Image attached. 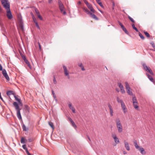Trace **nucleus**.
I'll list each match as a JSON object with an SVG mask.
<instances>
[{"instance_id": "bb28decb", "label": "nucleus", "mask_w": 155, "mask_h": 155, "mask_svg": "<svg viewBox=\"0 0 155 155\" xmlns=\"http://www.w3.org/2000/svg\"><path fill=\"white\" fill-rule=\"evenodd\" d=\"M6 94L8 96H9L13 94L12 91H8L7 92Z\"/></svg>"}, {"instance_id": "3c124183", "label": "nucleus", "mask_w": 155, "mask_h": 155, "mask_svg": "<svg viewBox=\"0 0 155 155\" xmlns=\"http://www.w3.org/2000/svg\"><path fill=\"white\" fill-rule=\"evenodd\" d=\"M25 151H26V153H27V154H28V155L29 154H30L28 152V149H27L25 150Z\"/></svg>"}, {"instance_id": "aec40b11", "label": "nucleus", "mask_w": 155, "mask_h": 155, "mask_svg": "<svg viewBox=\"0 0 155 155\" xmlns=\"http://www.w3.org/2000/svg\"><path fill=\"white\" fill-rule=\"evenodd\" d=\"M147 75L148 78L149 79V80L151 81L152 82H154V80H153V79L152 77L151 76L149 75V74H147Z\"/></svg>"}, {"instance_id": "680f3d73", "label": "nucleus", "mask_w": 155, "mask_h": 155, "mask_svg": "<svg viewBox=\"0 0 155 155\" xmlns=\"http://www.w3.org/2000/svg\"><path fill=\"white\" fill-rule=\"evenodd\" d=\"M32 139L31 138H29L28 139V141L29 142H31L32 141Z\"/></svg>"}, {"instance_id": "864d4df0", "label": "nucleus", "mask_w": 155, "mask_h": 155, "mask_svg": "<svg viewBox=\"0 0 155 155\" xmlns=\"http://www.w3.org/2000/svg\"><path fill=\"white\" fill-rule=\"evenodd\" d=\"M118 23L120 25V26H121V28L124 26L122 24V23L120 21L118 22Z\"/></svg>"}, {"instance_id": "20e7f679", "label": "nucleus", "mask_w": 155, "mask_h": 155, "mask_svg": "<svg viewBox=\"0 0 155 155\" xmlns=\"http://www.w3.org/2000/svg\"><path fill=\"white\" fill-rule=\"evenodd\" d=\"M132 100L133 101V105L134 108L135 109L137 110L139 107V106L138 105V103L137 102V100L136 99L135 96H133V97Z\"/></svg>"}, {"instance_id": "f8f14e48", "label": "nucleus", "mask_w": 155, "mask_h": 155, "mask_svg": "<svg viewBox=\"0 0 155 155\" xmlns=\"http://www.w3.org/2000/svg\"><path fill=\"white\" fill-rule=\"evenodd\" d=\"M108 107L109 109L110 115L111 116H112L113 115L114 112L112 107L110 104H108Z\"/></svg>"}, {"instance_id": "393cba45", "label": "nucleus", "mask_w": 155, "mask_h": 155, "mask_svg": "<svg viewBox=\"0 0 155 155\" xmlns=\"http://www.w3.org/2000/svg\"><path fill=\"white\" fill-rule=\"evenodd\" d=\"M83 9L84 11L85 12H86L87 14L90 15L91 14V12H90L87 8H84Z\"/></svg>"}, {"instance_id": "c03bdc74", "label": "nucleus", "mask_w": 155, "mask_h": 155, "mask_svg": "<svg viewBox=\"0 0 155 155\" xmlns=\"http://www.w3.org/2000/svg\"><path fill=\"white\" fill-rule=\"evenodd\" d=\"M34 16V15H33V20L34 21V22L35 23V22H37L36 21V19L35 18L33 17Z\"/></svg>"}, {"instance_id": "4d7b16f0", "label": "nucleus", "mask_w": 155, "mask_h": 155, "mask_svg": "<svg viewBox=\"0 0 155 155\" xmlns=\"http://www.w3.org/2000/svg\"><path fill=\"white\" fill-rule=\"evenodd\" d=\"M72 112H73V113H75V109H74V108L73 109H71Z\"/></svg>"}, {"instance_id": "dca6fc26", "label": "nucleus", "mask_w": 155, "mask_h": 155, "mask_svg": "<svg viewBox=\"0 0 155 155\" xmlns=\"http://www.w3.org/2000/svg\"><path fill=\"white\" fill-rule=\"evenodd\" d=\"M17 114L18 117L20 120L22 119V117L20 112V110L17 111Z\"/></svg>"}, {"instance_id": "de8ad7c7", "label": "nucleus", "mask_w": 155, "mask_h": 155, "mask_svg": "<svg viewBox=\"0 0 155 155\" xmlns=\"http://www.w3.org/2000/svg\"><path fill=\"white\" fill-rule=\"evenodd\" d=\"M14 97H15V98L16 100H17V101H20V99H19L17 97H16L15 96V95Z\"/></svg>"}, {"instance_id": "13d9d810", "label": "nucleus", "mask_w": 155, "mask_h": 155, "mask_svg": "<svg viewBox=\"0 0 155 155\" xmlns=\"http://www.w3.org/2000/svg\"><path fill=\"white\" fill-rule=\"evenodd\" d=\"M81 70L82 71H84L85 70L84 68V66H83L82 67H81Z\"/></svg>"}, {"instance_id": "5fc2aeb1", "label": "nucleus", "mask_w": 155, "mask_h": 155, "mask_svg": "<svg viewBox=\"0 0 155 155\" xmlns=\"http://www.w3.org/2000/svg\"><path fill=\"white\" fill-rule=\"evenodd\" d=\"M2 71V67L1 64H0V71Z\"/></svg>"}, {"instance_id": "052dcab7", "label": "nucleus", "mask_w": 155, "mask_h": 155, "mask_svg": "<svg viewBox=\"0 0 155 155\" xmlns=\"http://www.w3.org/2000/svg\"><path fill=\"white\" fill-rule=\"evenodd\" d=\"M20 28L22 30L23 29V27L21 25H20Z\"/></svg>"}, {"instance_id": "a19ab883", "label": "nucleus", "mask_w": 155, "mask_h": 155, "mask_svg": "<svg viewBox=\"0 0 155 155\" xmlns=\"http://www.w3.org/2000/svg\"><path fill=\"white\" fill-rule=\"evenodd\" d=\"M38 44L39 49L40 50H41V45H40V43L39 42H38Z\"/></svg>"}, {"instance_id": "9b49d317", "label": "nucleus", "mask_w": 155, "mask_h": 155, "mask_svg": "<svg viewBox=\"0 0 155 155\" xmlns=\"http://www.w3.org/2000/svg\"><path fill=\"white\" fill-rule=\"evenodd\" d=\"M124 144L125 147L126 149L128 151L130 150V148L128 142L126 141H124Z\"/></svg>"}, {"instance_id": "bf43d9fd", "label": "nucleus", "mask_w": 155, "mask_h": 155, "mask_svg": "<svg viewBox=\"0 0 155 155\" xmlns=\"http://www.w3.org/2000/svg\"><path fill=\"white\" fill-rule=\"evenodd\" d=\"M69 120H70V121L71 122H72V121H73L72 120V119L70 118H69Z\"/></svg>"}, {"instance_id": "f704fd0d", "label": "nucleus", "mask_w": 155, "mask_h": 155, "mask_svg": "<svg viewBox=\"0 0 155 155\" xmlns=\"http://www.w3.org/2000/svg\"><path fill=\"white\" fill-rule=\"evenodd\" d=\"M134 146H135V147L136 146L138 145V144H137V141L136 140L134 141Z\"/></svg>"}, {"instance_id": "4c0bfd02", "label": "nucleus", "mask_w": 155, "mask_h": 155, "mask_svg": "<svg viewBox=\"0 0 155 155\" xmlns=\"http://www.w3.org/2000/svg\"><path fill=\"white\" fill-rule=\"evenodd\" d=\"M151 44L152 46V47L153 48L155 49V46L154 43L153 42H152L151 43Z\"/></svg>"}, {"instance_id": "7ed1b4c3", "label": "nucleus", "mask_w": 155, "mask_h": 155, "mask_svg": "<svg viewBox=\"0 0 155 155\" xmlns=\"http://www.w3.org/2000/svg\"><path fill=\"white\" fill-rule=\"evenodd\" d=\"M58 3L61 12L64 15L66 14V12L64 11V7L62 2L60 0L58 1Z\"/></svg>"}, {"instance_id": "a211bd4d", "label": "nucleus", "mask_w": 155, "mask_h": 155, "mask_svg": "<svg viewBox=\"0 0 155 155\" xmlns=\"http://www.w3.org/2000/svg\"><path fill=\"white\" fill-rule=\"evenodd\" d=\"M24 60L25 61V62L27 64L28 66L30 68H31V65L29 62V61H28V60L25 58H24Z\"/></svg>"}, {"instance_id": "09e8293b", "label": "nucleus", "mask_w": 155, "mask_h": 155, "mask_svg": "<svg viewBox=\"0 0 155 155\" xmlns=\"http://www.w3.org/2000/svg\"><path fill=\"white\" fill-rule=\"evenodd\" d=\"M25 151H26V153H27V154H28V155L29 154H30L28 152V149H27L25 150Z\"/></svg>"}, {"instance_id": "4be33fe9", "label": "nucleus", "mask_w": 155, "mask_h": 155, "mask_svg": "<svg viewBox=\"0 0 155 155\" xmlns=\"http://www.w3.org/2000/svg\"><path fill=\"white\" fill-rule=\"evenodd\" d=\"M130 89L127 90V93L130 95H133V93L132 91H130Z\"/></svg>"}, {"instance_id": "a18cd8bd", "label": "nucleus", "mask_w": 155, "mask_h": 155, "mask_svg": "<svg viewBox=\"0 0 155 155\" xmlns=\"http://www.w3.org/2000/svg\"><path fill=\"white\" fill-rule=\"evenodd\" d=\"M99 5L102 7H103V5H102V3H101V2H99V3H98Z\"/></svg>"}, {"instance_id": "39448f33", "label": "nucleus", "mask_w": 155, "mask_h": 155, "mask_svg": "<svg viewBox=\"0 0 155 155\" xmlns=\"http://www.w3.org/2000/svg\"><path fill=\"white\" fill-rule=\"evenodd\" d=\"M143 66L144 69L146 70L147 72H149L151 75H153V74L152 71L149 67H148L146 64H142Z\"/></svg>"}, {"instance_id": "6ab92c4d", "label": "nucleus", "mask_w": 155, "mask_h": 155, "mask_svg": "<svg viewBox=\"0 0 155 155\" xmlns=\"http://www.w3.org/2000/svg\"><path fill=\"white\" fill-rule=\"evenodd\" d=\"M139 150L140 151L141 153L142 154L145 155L146 154V152L145 151L144 149L142 147L140 148Z\"/></svg>"}, {"instance_id": "2eb2a0df", "label": "nucleus", "mask_w": 155, "mask_h": 155, "mask_svg": "<svg viewBox=\"0 0 155 155\" xmlns=\"http://www.w3.org/2000/svg\"><path fill=\"white\" fill-rule=\"evenodd\" d=\"M13 104L16 111H18V110H20L19 108V106L17 102H15L13 103Z\"/></svg>"}, {"instance_id": "f3484780", "label": "nucleus", "mask_w": 155, "mask_h": 155, "mask_svg": "<svg viewBox=\"0 0 155 155\" xmlns=\"http://www.w3.org/2000/svg\"><path fill=\"white\" fill-rule=\"evenodd\" d=\"M90 15L91 17L94 19L95 20H98V18L95 15L93 14L92 13H91V14H90Z\"/></svg>"}, {"instance_id": "6e6d98bb", "label": "nucleus", "mask_w": 155, "mask_h": 155, "mask_svg": "<svg viewBox=\"0 0 155 155\" xmlns=\"http://www.w3.org/2000/svg\"><path fill=\"white\" fill-rule=\"evenodd\" d=\"M0 98L3 101H4L3 98L1 96V93H0Z\"/></svg>"}, {"instance_id": "0e129e2a", "label": "nucleus", "mask_w": 155, "mask_h": 155, "mask_svg": "<svg viewBox=\"0 0 155 155\" xmlns=\"http://www.w3.org/2000/svg\"><path fill=\"white\" fill-rule=\"evenodd\" d=\"M123 154H127V152H126V151H123Z\"/></svg>"}, {"instance_id": "79ce46f5", "label": "nucleus", "mask_w": 155, "mask_h": 155, "mask_svg": "<svg viewBox=\"0 0 155 155\" xmlns=\"http://www.w3.org/2000/svg\"><path fill=\"white\" fill-rule=\"evenodd\" d=\"M84 0V2L85 3L86 5H88L89 4L86 0Z\"/></svg>"}, {"instance_id": "ddd939ff", "label": "nucleus", "mask_w": 155, "mask_h": 155, "mask_svg": "<svg viewBox=\"0 0 155 155\" xmlns=\"http://www.w3.org/2000/svg\"><path fill=\"white\" fill-rule=\"evenodd\" d=\"M122 108L124 111V113H125L127 112V108L124 104V102L122 103V104H121Z\"/></svg>"}, {"instance_id": "338daca9", "label": "nucleus", "mask_w": 155, "mask_h": 155, "mask_svg": "<svg viewBox=\"0 0 155 155\" xmlns=\"http://www.w3.org/2000/svg\"><path fill=\"white\" fill-rule=\"evenodd\" d=\"M48 2L49 3H51L52 1V0H48Z\"/></svg>"}, {"instance_id": "0eeeda50", "label": "nucleus", "mask_w": 155, "mask_h": 155, "mask_svg": "<svg viewBox=\"0 0 155 155\" xmlns=\"http://www.w3.org/2000/svg\"><path fill=\"white\" fill-rule=\"evenodd\" d=\"M2 74L6 79L8 81H9L10 80L9 77L8 76L6 70L5 69L3 70L2 71Z\"/></svg>"}, {"instance_id": "a878e982", "label": "nucleus", "mask_w": 155, "mask_h": 155, "mask_svg": "<svg viewBox=\"0 0 155 155\" xmlns=\"http://www.w3.org/2000/svg\"><path fill=\"white\" fill-rule=\"evenodd\" d=\"M25 140V139L23 137H22L21 140V143H26Z\"/></svg>"}, {"instance_id": "c756f323", "label": "nucleus", "mask_w": 155, "mask_h": 155, "mask_svg": "<svg viewBox=\"0 0 155 155\" xmlns=\"http://www.w3.org/2000/svg\"><path fill=\"white\" fill-rule=\"evenodd\" d=\"M144 33L145 35L148 38H150V35L146 31H144Z\"/></svg>"}, {"instance_id": "72a5a7b5", "label": "nucleus", "mask_w": 155, "mask_h": 155, "mask_svg": "<svg viewBox=\"0 0 155 155\" xmlns=\"http://www.w3.org/2000/svg\"><path fill=\"white\" fill-rule=\"evenodd\" d=\"M22 129L23 130H24L25 131H26L27 130L25 125L24 124L22 126Z\"/></svg>"}, {"instance_id": "e2e57ef3", "label": "nucleus", "mask_w": 155, "mask_h": 155, "mask_svg": "<svg viewBox=\"0 0 155 155\" xmlns=\"http://www.w3.org/2000/svg\"><path fill=\"white\" fill-rule=\"evenodd\" d=\"M54 83L55 84H56V80H55V78L54 79Z\"/></svg>"}, {"instance_id": "49530a36", "label": "nucleus", "mask_w": 155, "mask_h": 155, "mask_svg": "<svg viewBox=\"0 0 155 155\" xmlns=\"http://www.w3.org/2000/svg\"><path fill=\"white\" fill-rule=\"evenodd\" d=\"M35 12H36V14L39 13V12L38 11V10L37 9H35Z\"/></svg>"}, {"instance_id": "58836bf2", "label": "nucleus", "mask_w": 155, "mask_h": 155, "mask_svg": "<svg viewBox=\"0 0 155 155\" xmlns=\"http://www.w3.org/2000/svg\"><path fill=\"white\" fill-rule=\"evenodd\" d=\"M142 147H140V146H139L138 145L136 146L135 147V148L136 149H138L139 150H140V148H141Z\"/></svg>"}, {"instance_id": "6e6552de", "label": "nucleus", "mask_w": 155, "mask_h": 155, "mask_svg": "<svg viewBox=\"0 0 155 155\" xmlns=\"http://www.w3.org/2000/svg\"><path fill=\"white\" fill-rule=\"evenodd\" d=\"M112 137L114 139L115 142L116 143H119V141L118 138L117 137L116 134L113 133L112 134Z\"/></svg>"}, {"instance_id": "e433bc0d", "label": "nucleus", "mask_w": 155, "mask_h": 155, "mask_svg": "<svg viewBox=\"0 0 155 155\" xmlns=\"http://www.w3.org/2000/svg\"><path fill=\"white\" fill-rule=\"evenodd\" d=\"M22 147L23 149L25 150H26V149H27L26 147V145L25 144L23 145Z\"/></svg>"}, {"instance_id": "774afa93", "label": "nucleus", "mask_w": 155, "mask_h": 155, "mask_svg": "<svg viewBox=\"0 0 155 155\" xmlns=\"http://www.w3.org/2000/svg\"><path fill=\"white\" fill-rule=\"evenodd\" d=\"M52 93L53 95H54V91L53 90L52 91Z\"/></svg>"}, {"instance_id": "2f4dec72", "label": "nucleus", "mask_w": 155, "mask_h": 155, "mask_svg": "<svg viewBox=\"0 0 155 155\" xmlns=\"http://www.w3.org/2000/svg\"><path fill=\"white\" fill-rule=\"evenodd\" d=\"M139 36H140V38L142 39H143V40L144 39V37L140 32H139Z\"/></svg>"}, {"instance_id": "1a4fd4ad", "label": "nucleus", "mask_w": 155, "mask_h": 155, "mask_svg": "<svg viewBox=\"0 0 155 155\" xmlns=\"http://www.w3.org/2000/svg\"><path fill=\"white\" fill-rule=\"evenodd\" d=\"M63 68L64 70V72L65 76H67L68 79L70 78V77L69 75V72L67 70V68L64 66H63Z\"/></svg>"}, {"instance_id": "cd10ccee", "label": "nucleus", "mask_w": 155, "mask_h": 155, "mask_svg": "<svg viewBox=\"0 0 155 155\" xmlns=\"http://www.w3.org/2000/svg\"><path fill=\"white\" fill-rule=\"evenodd\" d=\"M72 126L75 128H76L77 127V126L75 124L74 122L73 121L71 122Z\"/></svg>"}, {"instance_id": "69168bd1", "label": "nucleus", "mask_w": 155, "mask_h": 155, "mask_svg": "<svg viewBox=\"0 0 155 155\" xmlns=\"http://www.w3.org/2000/svg\"><path fill=\"white\" fill-rule=\"evenodd\" d=\"M97 3L101 2L100 0H96Z\"/></svg>"}, {"instance_id": "423d86ee", "label": "nucleus", "mask_w": 155, "mask_h": 155, "mask_svg": "<svg viewBox=\"0 0 155 155\" xmlns=\"http://www.w3.org/2000/svg\"><path fill=\"white\" fill-rule=\"evenodd\" d=\"M6 15L7 18L9 20L12 19L13 16L10 11V8L6 9Z\"/></svg>"}, {"instance_id": "37998d69", "label": "nucleus", "mask_w": 155, "mask_h": 155, "mask_svg": "<svg viewBox=\"0 0 155 155\" xmlns=\"http://www.w3.org/2000/svg\"><path fill=\"white\" fill-rule=\"evenodd\" d=\"M78 65L79 67H81L83 66L82 64L81 63H79L78 64Z\"/></svg>"}, {"instance_id": "c9c22d12", "label": "nucleus", "mask_w": 155, "mask_h": 155, "mask_svg": "<svg viewBox=\"0 0 155 155\" xmlns=\"http://www.w3.org/2000/svg\"><path fill=\"white\" fill-rule=\"evenodd\" d=\"M128 18H129L130 19V20L133 22H134V19L132 18H131L130 17V16H128Z\"/></svg>"}, {"instance_id": "473e14b6", "label": "nucleus", "mask_w": 155, "mask_h": 155, "mask_svg": "<svg viewBox=\"0 0 155 155\" xmlns=\"http://www.w3.org/2000/svg\"><path fill=\"white\" fill-rule=\"evenodd\" d=\"M68 106H69V108L71 110L72 109H73L74 108L73 107V106L72 105V104L71 103H69L68 104Z\"/></svg>"}, {"instance_id": "f03ea898", "label": "nucleus", "mask_w": 155, "mask_h": 155, "mask_svg": "<svg viewBox=\"0 0 155 155\" xmlns=\"http://www.w3.org/2000/svg\"><path fill=\"white\" fill-rule=\"evenodd\" d=\"M1 2L5 9L10 8V3L8 0H1Z\"/></svg>"}, {"instance_id": "f257e3e1", "label": "nucleus", "mask_w": 155, "mask_h": 155, "mask_svg": "<svg viewBox=\"0 0 155 155\" xmlns=\"http://www.w3.org/2000/svg\"><path fill=\"white\" fill-rule=\"evenodd\" d=\"M115 122L118 132L119 133L122 132L123 131V127L121 124L120 119L119 118H117L115 120Z\"/></svg>"}, {"instance_id": "b1692460", "label": "nucleus", "mask_w": 155, "mask_h": 155, "mask_svg": "<svg viewBox=\"0 0 155 155\" xmlns=\"http://www.w3.org/2000/svg\"><path fill=\"white\" fill-rule=\"evenodd\" d=\"M117 101L118 103H120V104H122V103L124 102L121 99H120L118 97H117Z\"/></svg>"}, {"instance_id": "4468645a", "label": "nucleus", "mask_w": 155, "mask_h": 155, "mask_svg": "<svg viewBox=\"0 0 155 155\" xmlns=\"http://www.w3.org/2000/svg\"><path fill=\"white\" fill-rule=\"evenodd\" d=\"M87 6L88 8L90 10L91 12H92L93 13L95 12V11L93 8L92 6V5L91 4H90V3L88 5H87Z\"/></svg>"}, {"instance_id": "ea45409f", "label": "nucleus", "mask_w": 155, "mask_h": 155, "mask_svg": "<svg viewBox=\"0 0 155 155\" xmlns=\"http://www.w3.org/2000/svg\"><path fill=\"white\" fill-rule=\"evenodd\" d=\"M35 24L37 26V28L38 29H40V27H39V25H38V22H35Z\"/></svg>"}, {"instance_id": "603ef678", "label": "nucleus", "mask_w": 155, "mask_h": 155, "mask_svg": "<svg viewBox=\"0 0 155 155\" xmlns=\"http://www.w3.org/2000/svg\"><path fill=\"white\" fill-rule=\"evenodd\" d=\"M38 17L41 20H42L43 19V18L41 17V15H39V16H38Z\"/></svg>"}, {"instance_id": "c85d7f7f", "label": "nucleus", "mask_w": 155, "mask_h": 155, "mask_svg": "<svg viewBox=\"0 0 155 155\" xmlns=\"http://www.w3.org/2000/svg\"><path fill=\"white\" fill-rule=\"evenodd\" d=\"M132 27L135 30V31H137V32L138 31V30L137 29V28L136 27H135L134 24H133L132 25Z\"/></svg>"}, {"instance_id": "8fccbe9b", "label": "nucleus", "mask_w": 155, "mask_h": 155, "mask_svg": "<svg viewBox=\"0 0 155 155\" xmlns=\"http://www.w3.org/2000/svg\"><path fill=\"white\" fill-rule=\"evenodd\" d=\"M25 151H26V153H27V154H28V155L29 154H30L28 152V149H27L25 150Z\"/></svg>"}, {"instance_id": "5701e85b", "label": "nucleus", "mask_w": 155, "mask_h": 155, "mask_svg": "<svg viewBox=\"0 0 155 155\" xmlns=\"http://www.w3.org/2000/svg\"><path fill=\"white\" fill-rule=\"evenodd\" d=\"M48 124L50 127L52 128L53 130H54V125L53 123L51 122H49Z\"/></svg>"}, {"instance_id": "412c9836", "label": "nucleus", "mask_w": 155, "mask_h": 155, "mask_svg": "<svg viewBox=\"0 0 155 155\" xmlns=\"http://www.w3.org/2000/svg\"><path fill=\"white\" fill-rule=\"evenodd\" d=\"M125 87L127 90L130 89V86L129 85V84H128V83L126 82H125Z\"/></svg>"}, {"instance_id": "7c9ffc66", "label": "nucleus", "mask_w": 155, "mask_h": 155, "mask_svg": "<svg viewBox=\"0 0 155 155\" xmlns=\"http://www.w3.org/2000/svg\"><path fill=\"white\" fill-rule=\"evenodd\" d=\"M121 28L123 29V30L124 31V32L126 33L127 34L128 32L127 31V30L126 28L124 27V26L121 27Z\"/></svg>"}, {"instance_id": "9d476101", "label": "nucleus", "mask_w": 155, "mask_h": 155, "mask_svg": "<svg viewBox=\"0 0 155 155\" xmlns=\"http://www.w3.org/2000/svg\"><path fill=\"white\" fill-rule=\"evenodd\" d=\"M118 85L120 89V91L122 93H124L125 92V91L124 89L123 85L120 83H118Z\"/></svg>"}]
</instances>
